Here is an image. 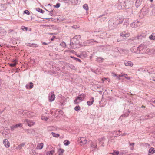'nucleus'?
Masks as SVG:
<instances>
[{
    "mask_svg": "<svg viewBox=\"0 0 155 155\" xmlns=\"http://www.w3.org/2000/svg\"><path fill=\"white\" fill-rule=\"evenodd\" d=\"M72 27L73 28H74L75 29H76L77 28H79V27H78L77 26H76V25H74V26H72Z\"/></svg>",
    "mask_w": 155,
    "mask_h": 155,
    "instance_id": "57",
    "label": "nucleus"
},
{
    "mask_svg": "<svg viewBox=\"0 0 155 155\" xmlns=\"http://www.w3.org/2000/svg\"><path fill=\"white\" fill-rule=\"evenodd\" d=\"M21 28L24 31H26L28 30L27 27H25L24 26H22L21 27Z\"/></svg>",
    "mask_w": 155,
    "mask_h": 155,
    "instance_id": "45",
    "label": "nucleus"
},
{
    "mask_svg": "<svg viewBox=\"0 0 155 155\" xmlns=\"http://www.w3.org/2000/svg\"><path fill=\"white\" fill-rule=\"evenodd\" d=\"M142 0H137L136 1L135 5L137 8L139 7L142 4Z\"/></svg>",
    "mask_w": 155,
    "mask_h": 155,
    "instance_id": "14",
    "label": "nucleus"
},
{
    "mask_svg": "<svg viewBox=\"0 0 155 155\" xmlns=\"http://www.w3.org/2000/svg\"><path fill=\"white\" fill-rule=\"evenodd\" d=\"M42 44L44 45H48V43H47L46 42H43L42 43Z\"/></svg>",
    "mask_w": 155,
    "mask_h": 155,
    "instance_id": "55",
    "label": "nucleus"
},
{
    "mask_svg": "<svg viewBox=\"0 0 155 155\" xmlns=\"http://www.w3.org/2000/svg\"><path fill=\"white\" fill-rule=\"evenodd\" d=\"M60 6V4L59 3H58L56 4V5L54 6V7L56 8H58Z\"/></svg>",
    "mask_w": 155,
    "mask_h": 155,
    "instance_id": "48",
    "label": "nucleus"
},
{
    "mask_svg": "<svg viewBox=\"0 0 155 155\" xmlns=\"http://www.w3.org/2000/svg\"><path fill=\"white\" fill-rule=\"evenodd\" d=\"M151 104L155 107V98H153L151 99L150 101Z\"/></svg>",
    "mask_w": 155,
    "mask_h": 155,
    "instance_id": "23",
    "label": "nucleus"
},
{
    "mask_svg": "<svg viewBox=\"0 0 155 155\" xmlns=\"http://www.w3.org/2000/svg\"><path fill=\"white\" fill-rule=\"evenodd\" d=\"M79 1L78 0H73L72 1L71 3L74 5H77L78 4Z\"/></svg>",
    "mask_w": 155,
    "mask_h": 155,
    "instance_id": "24",
    "label": "nucleus"
},
{
    "mask_svg": "<svg viewBox=\"0 0 155 155\" xmlns=\"http://www.w3.org/2000/svg\"><path fill=\"white\" fill-rule=\"evenodd\" d=\"M125 2H119L116 4L115 6L118 9L121 10L122 9H126V8L125 7Z\"/></svg>",
    "mask_w": 155,
    "mask_h": 155,
    "instance_id": "5",
    "label": "nucleus"
},
{
    "mask_svg": "<svg viewBox=\"0 0 155 155\" xmlns=\"http://www.w3.org/2000/svg\"><path fill=\"white\" fill-rule=\"evenodd\" d=\"M124 64L126 66H130V67L133 66L134 65L131 61L126 60L124 61Z\"/></svg>",
    "mask_w": 155,
    "mask_h": 155,
    "instance_id": "10",
    "label": "nucleus"
},
{
    "mask_svg": "<svg viewBox=\"0 0 155 155\" xmlns=\"http://www.w3.org/2000/svg\"><path fill=\"white\" fill-rule=\"evenodd\" d=\"M103 59L101 57H97L96 58V61L99 62L103 61Z\"/></svg>",
    "mask_w": 155,
    "mask_h": 155,
    "instance_id": "33",
    "label": "nucleus"
},
{
    "mask_svg": "<svg viewBox=\"0 0 155 155\" xmlns=\"http://www.w3.org/2000/svg\"><path fill=\"white\" fill-rule=\"evenodd\" d=\"M110 154L113 155H115V154L118 155L119 154V152L118 151H116L115 150H114L113 152L110 153Z\"/></svg>",
    "mask_w": 155,
    "mask_h": 155,
    "instance_id": "35",
    "label": "nucleus"
},
{
    "mask_svg": "<svg viewBox=\"0 0 155 155\" xmlns=\"http://www.w3.org/2000/svg\"><path fill=\"white\" fill-rule=\"evenodd\" d=\"M105 140V138L104 137H103L101 139H99L98 140L100 143H101L103 145L104 143V141Z\"/></svg>",
    "mask_w": 155,
    "mask_h": 155,
    "instance_id": "27",
    "label": "nucleus"
},
{
    "mask_svg": "<svg viewBox=\"0 0 155 155\" xmlns=\"http://www.w3.org/2000/svg\"><path fill=\"white\" fill-rule=\"evenodd\" d=\"M64 143L65 145L68 146L70 142L68 140H65L64 141Z\"/></svg>",
    "mask_w": 155,
    "mask_h": 155,
    "instance_id": "39",
    "label": "nucleus"
},
{
    "mask_svg": "<svg viewBox=\"0 0 155 155\" xmlns=\"http://www.w3.org/2000/svg\"><path fill=\"white\" fill-rule=\"evenodd\" d=\"M127 134L126 133H124L123 134L121 135L122 136H125Z\"/></svg>",
    "mask_w": 155,
    "mask_h": 155,
    "instance_id": "60",
    "label": "nucleus"
},
{
    "mask_svg": "<svg viewBox=\"0 0 155 155\" xmlns=\"http://www.w3.org/2000/svg\"><path fill=\"white\" fill-rule=\"evenodd\" d=\"M3 143L5 146L7 148L9 147L10 146V143L7 139H5L3 141Z\"/></svg>",
    "mask_w": 155,
    "mask_h": 155,
    "instance_id": "13",
    "label": "nucleus"
},
{
    "mask_svg": "<svg viewBox=\"0 0 155 155\" xmlns=\"http://www.w3.org/2000/svg\"><path fill=\"white\" fill-rule=\"evenodd\" d=\"M146 46L143 44H141L137 48V52H135L137 53H147L149 51V49H146Z\"/></svg>",
    "mask_w": 155,
    "mask_h": 155,
    "instance_id": "2",
    "label": "nucleus"
},
{
    "mask_svg": "<svg viewBox=\"0 0 155 155\" xmlns=\"http://www.w3.org/2000/svg\"><path fill=\"white\" fill-rule=\"evenodd\" d=\"M149 153L152 154H153L155 153V148L151 147L149 150Z\"/></svg>",
    "mask_w": 155,
    "mask_h": 155,
    "instance_id": "25",
    "label": "nucleus"
},
{
    "mask_svg": "<svg viewBox=\"0 0 155 155\" xmlns=\"http://www.w3.org/2000/svg\"><path fill=\"white\" fill-rule=\"evenodd\" d=\"M81 38L80 36L76 35L73 38L71 39L70 46L72 48H76L74 46L75 45H78L79 43V39Z\"/></svg>",
    "mask_w": 155,
    "mask_h": 155,
    "instance_id": "1",
    "label": "nucleus"
},
{
    "mask_svg": "<svg viewBox=\"0 0 155 155\" xmlns=\"http://www.w3.org/2000/svg\"><path fill=\"white\" fill-rule=\"evenodd\" d=\"M141 36H138L137 38L139 39L140 38Z\"/></svg>",
    "mask_w": 155,
    "mask_h": 155,
    "instance_id": "64",
    "label": "nucleus"
},
{
    "mask_svg": "<svg viewBox=\"0 0 155 155\" xmlns=\"http://www.w3.org/2000/svg\"><path fill=\"white\" fill-rule=\"evenodd\" d=\"M13 30H9L8 31V32L9 33H10L12 32L13 31Z\"/></svg>",
    "mask_w": 155,
    "mask_h": 155,
    "instance_id": "56",
    "label": "nucleus"
},
{
    "mask_svg": "<svg viewBox=\"0 0 155 155\" xmlns=\"http://www.w3.org/2000/svg\"><path fill=\"white\" fill-rule=\"evenodd\" d=\"M101 16V18L100 19V21L101 22H102V21H104L106 19V17L105 16H104L102 17V15Z\"/></svg>",
    "mask_w": 155,
    "mask_h": 155,
    "instance_id": "40",
    "label": "nucleus"
},
{
    "mask_svg": "<svg viewBox=\"0 0 155 155\" xmlns=\"http://www.w3.org/2000/svg\"><path fill=\"white\" fill-rule=\"evenodd\" d=\"M60 45L63 47H65L66 46V43L64 42H63L61 43Z\"/></svg>",
    "mask_w": 155,
    "mask_h": 155,
    "instance_id": "44",
    "label": "nucleus"
},
{
    "mask_svg": "<svg viewBox=\"0 0 155 155\" xmlns=\"http://www.w3.org/2000/svg\"><path fill=\"white\" fill-rule=\"evenodd\" d=\"M24 13H25L28 15H29L30 14L29 11L27 10H25L24 11Z\"/></svg>",
    "mask_w": 155,
    "mask_h": 155,
    "instance_id": "46",
    "label": "nucleus"
},
{
    "mask_svg": "<svg viewBox=\"0 0 155 155\" xmlns=\"http://www.w3.org/2000/svg\"><path fill=\"white\" fill-rule=\"evenodd\" d=\"M55 151L54 150H52L51 151H48L46 153L47 155H53Z\"/></svg>",
    "mask_w": 155,
    "mask_h": 155,
    "instance_id": "22",
    "label": "nucleus"
},
{
    "mask_svg": "<svg viewBox=\"0 0 155 155\" xmlns=\"http://www.w3.org/2000/svg\"><path fill=\"white\" fill-rule=\"evenodd\" d=\"M36 10L38 12L42 13H43L44 12V10L38 8H37Z\"/></svg>",
    "mask_w": 155,
    "mask_h": 155,
    "instance_id": "38",
    "label": "nucleus"
},
{
    "mask_svg": "<svg viewBox=\"0 0 155 155\" xmlns=\"http://www.w3.org/2000/svg\"><path fill=\"white\" fill-rule=\"evenodd\" d=\"M125 7L126 8V9L129 8L132 6L133 2H132L130 1H127L125 2Z\"/></svg>",
    "mask_w": 155,
    "mask_h": 155,
    "instance_id": "7",
    "label": "nucleus"
},
{
    "mask_svg": "<svg viewBox=\"0 0 155 155\" xmlns=\"http://www.w3.org/2000/svg\"><path fill=\"white\" fill-rule=\"evenodd\" d=\"M80 107L79 106H76L75 107L74 109L76 111H78L80 110Z\"/></svg>",
    "mask_w": 155,
    "mask_h": 155,
    "instance_id": "43",
    "label": "nucleus"
},
{
    "mask_svg": "<svg viewBox=\"0 0 155 155\" xmlns=\"http://www.w3.org/2000/svg\"><path fill=\"white\" fill-rule=\"evenodd\" d=\"M5 6V5L4 4H1L0 6L1 7V8H3V9L2 10H4V9H5V8H4V6Z\"/></svg>",
    "mask_w": 155,
    "mask_h": 155,
    "instance_id": "49",
    "label": "nucleus"
},
{
    "mask_svg": "<svg viewBox=\"0 0 155 155\" xmlns=\"http://www.w3.org/2000/svg\"><path fill=\"white\" fill-rule=\"evenodd\" d=\"M6 33V31L4 29L0 30V36H3Z\"/></svg>",
    "mask_w": 155,
    "mask_h": 155,
    "instance_id": "17",
    "label": "nucleus"
},
{
    "mask_svg": "<svg viewBox=\"0 0 155 155\" xmlns=\"http://www.w3.org/2000/svg\"><path fill=\"white\" fill-rule=\"evenodd\" d=\"M152 14L154 15H155V8H153L152 11Z\"/></svg>",
    "mask_w": 155,
    "mask_h": 155,
    "instance_id": "50",
    "label": "nucleus"
},
{
    "mask_svg": "<svg viewBox=\"0 0 155 155\" xmlns=\"http://www.w3.org/2000/svg\"><path fill=\"white\" fill-rule=\"evenodd\" d=\"M149 119H151L155 116V114L154 113H151L148 114Z\"/></svg>",
    "mask_w": 155,
    "mask_h": 155,
    "instance_id": "30",
    "label": "nucleus"
},
{
    "mask_svg": "<svg viewBox=\"0 0 155 155\" xmlns=\"http://www.w3.org/2000/svg\"><path fill=\"white\" fill-rule=\"evenodd\" d=\"M94 101V99L93 97H92L90 99V101L87 102V104L88 106L92 105Z\"/></svg>",
    "mask_w": 155,
    "mask_h": 155,
    "instance_id": "15",
    "label": "nucleus"
},
{
    "mask_svg": "<svg viewBox=\"0 0 155 155\" xmlns=\"http://www.w3.org/2000/svg\"><path fill=\"white\" fill-rule=\"evenodd\" d=\"M27 45L28 46L30 47H38V45H37L36 44H34V43L31 44L30 43H28L27 44Z\"/></svg>",
    "mask_w": 155,
    "mask_h": 155,
    "instance_id": "26",
    "label": "nucleus"
},
{
    "mask_svg": "<svg viewBox=\"0 0 155 155\" xmlns=\"http://www.w3.org/2000/svg\"><path fill=\"white\" fill-rule=\"evenodd\" d=\"M86 95L84 94L79 95L75 99L74 101V103L76 104H78L80 102L83 101Z\"/></svg>",
    "mask_w": 155,
    "mask_h": 155,
    "instance_id": "4",
    "label": "nucleus"
},
{
    "mask_svg": "<svg viewBox=\"0 0 155 155\" xmlns=\"http://www.w3.org/2000/svg\"><path fill=\"white\" fill-rule=\"evenodd\" d=\"M97 41H95L94 40H89L88 41H87V43L88 44H90L91 45H93V44H91L92 43H93L94 42H96Z\"/></svg>",
    "mask_w": 155,
    "mask_h": 155,
    "instance_id": "29",
    "label": "nucleus"
},
{
    "mask_svg": "<svg viewBox=\"0 0 155 155\" xmlns=\"http://www.w3.org/2000/svg\"><path fill=\"white\" fill-rule=\"evenodd\" d=\"M64 152V150L63 149H60L58 151V153L59 155H62L63 153Z\"/></svg>",
    "mask_w": 155,
    "mask_h": 155,
    "instance_id": "28",
    "label": "nucleus"
},
{
    "mask_svg": "<svg viewBox=\"0 0 155 155\" xmlns=\"http://www.w3.org/2000/svg\"><path fill=\"white\" fill-rule=\"evenodd\" d=\"M51 134L52 135V136L55 137H57L59 136L60 135L59 134H56L54 132H51Z\"/></svg>",
    "mask_w": 155,
    "mask_h": 155,
    "instance_id": "32",
    "label": "nucleus"
},
{
    "mask_svg": "<svg viewBox=\"0 0 155 155\" xmlns=\"http://www.w3.org/2000/svg\"><path fill=\"white\" fill-rule=\"evenodd\" d=\"M80 142L82 143L83 144H85L87 143V140L85 139L84 137H81L80 139Z\"/></svg>",
    "mask_w": 155,
    "mask_h": 155,
    "instance_id": "19",
    "label": "nucleus"
},
{
    "mask_svg": "<svg viewBox=\"0 0 155 155\" xmlns=\"http://www.w3.org/2000/svg\"><path fill=\"white\" fill-rule=\"evenodd\" d=\"M53 92H51V95L49 96V100L50 102L54 101L55 98V95L54 94Z\"/></svg>",
    "mask_w": 155,
    "mask_h": 155,
    "instance_id": "11",
    "label": "nucleus"
},
{
    "mask_svg": "<svg viewBox=\"0 0 155 155\" xmlns=\"http://www.w3.org/2000/svg\"><path fill=\"white\" fill-rule=\"evenodd\" d=\"M53 12V10H51V11H49V15L51 16H52L53 15V14L52 13V12Z\"/></svg>",
    "mask_w": 155,
    "mask_h": 155,
    "instance_id": "51",
    "label": "nucleus"
},
{
    "mask_svg": "<svg viewBox=\"0 0 155 155\" xmlns=\"http://www.w3.org/2000/svg\"><path fill=\"white\" fill-rule=\"evenodd\" d=\"M83 8L84 9H85L86 10H88V7L87 4H85L83 6Z\"/></svg>",
    "mask_w": 155,
    "mask_h": 155,
    "instance_id": "34",
    "label": "nucleus"
},
{
    "mask_svg": "<svg viewBox=\"0 0 155 155\" xmlns=\"http://www.w3.org/2000/svg\"><path fill=\"white\" fill-rule=\"evenodd\" d=\"M69 67L71 69L73 70H75L76 69L74 65L72 64H70L69 65Z\"/></svg>",
    "mask_w": 155,
    "mask_h": 155,
    "instance_id": "42",
    "label": "nucleus"
},
{
    "mask_svg": "<svg viewBox=\"0 0 155 155\" xmlns=\"http://www.w3.org/2000/svg\"><path fill=\"white\" fill-rule=\"evenodd\" d=\"M113 76H117V74H113Z\"/></svg>",
    "mask_w": 155,
    "mask_h": 155,
    "instance_id": "63",
    "label": "nucleus"
},
{
    "mask_svg": "<svg viewBox=\"0 0 155 155\" xmlns=\"http://www.w3.org/2000/svg\"><path fill=\"white\" fill-rule=\"evenodd\" d=\"M33 87V84L32 82H30L28 84H27L26 85V88H29L31 89Z\"/></svg>",
    "mask_w": 155,
    "mask_h": 155,
    "instance_id": "16",
    "label": "nucleus"
},
{
    "mask_svg": "<svg viewBox=\"0 0 155 155\" xmlns=\"http://www.w3.org/2000/svg\"><path fill=\"white\" fill-rule=\"evenodd\" d=\"M41 118L42 120H45V121H47L48 119V117H45L44 116L42 117Z\"/></svg>",
    "mask_w": 155,
    "mask_h": 155,
    "instance_id": "47",
    "label": "nucleus"
},
{
    "mask_svg": "<svg viewBox=\"0 0 155 155\" xmlns=\"http://www.w3.org/2000/svg\"><path fill=\"white\" fill-rule=\"evenodd\" d=\"M24 113H23V114L25 113L27 114V117L28 118H32L33 117H35L36 114H34L33 112L28 111L27 112H24Z\"/></svg>",
    "mask_w": 155,
    "mask_h": 155,
    "instance_id": "9",
    "label": "nucleus"
},
{
    "mask_svg": "<svg viewBox=\"0 0 155 155\" xmlns=\"http://www.w3.org/2000/svg\"><path fill=\"white\" fill-rule=\"evenodd\" d=\"M129 115V114H125L124 115H122L121 117H127Z\"/></svg>",
    "mask_w": 155,
    "mask_h": 155,
    "instance_id": "52",
    "label": "nucleus"
},
{
    "mask_svg": "<svg viewBox=\"0 0 155 155\" xmlns=\"http://www.w3.org/2000/svg\"><path fill=\"white\" fill-rule=\"evenodd\" d=\"M149 38L150 40H155V33H153Z\"/></svg>",
    "mask_w": 155,
    "mask_h": 155,
    "instance_id": "21",
    "label": "nucleus"
},
{
    "mask_svg": "<svg viewBox=\"0 0 155 155\" xmlns=\"http://www.w3.org/2000/svg\"><path fill=\"white\" fill-rule=\"evenodd\" d=\"M125 78H127V79H128V80H129L130 78V77H125Z\"/></svg>",
    "mask_w": 155,
    "mask_h": 155,
    "instance_id": "61",
    "label": "nucleus"
},
{
    "mask_svg": "<svg viewBox=\"0 0 155 155\" xmlns=\"http://www.w3.org/2000/svg\"><path fill=\"white\" fill-rule=\"evenodd\" d=\"M120 36L123 37H127L129 36V34L127 31H124L121 33Z\"/></svg>",
    "mask_w": 155,
    "mask_h": 155,
    "instance_id": "12",
    "label": "nucleus"
},
{
    "mask_svg": "<svg viewBox=\"0 0 155 155\" xmlns=\"http://www.w3.org/2000/svg\"><path fill=\"white\" fill-rule=\"evenodd\" d=\"M149 8L147 6H144L141 10L140 13V17L142 18L144 16L146 15L149 12Z\"/></svg>",
    "mask_w": 155,
    "mask_h": 155,
    "instance_id": "3",
    "label": "nucleus"
},
{
    "mask_svg": "<svg viewBox=\"0 0 155 155\" xmlns=\"http://www.w3.org/2000/svg\"><path fill=\"white\" fill-rule=\"evenodd\" d=\"M43 147V143H41L38 144L36 149H41Z\"/></svg>",
    "mask_w": 155,
    "mask_h": 155,
    "instance_id": "18",
    "label": "nucleus"
},
{
    "mask_svg": "<svg viewBox=\"0 0 155 155\" xmlns=\"http://www.w3.org/2000/svg\"><path fill=\"white\" fill-rule=\"evenodd\" d=\"M22 127V124L21 123H19L16 124L15 125H13L10 126V128L12 131H13L15 129L17 128L18 127Z\"/></svg>",
    "mask_w": 155,
    "mask_h": 155,
    "instance_id": "8",
    "label": "nucleus"
},
{
    "mask_svg": "<svg viewBox=\"0 0 155 155\" xmlns=\"http://www.w3.org/2000/svg\"><path fill=\"white\" fill-rule=\"evenodd\" d=\"M128 24L127 22L125 24L124 23L123 24V25L124 26V27H126L127 26Z\"/></svg>",
    "mask_w": 155,
    "mask_h": 155,
    "instance_id": "53",
    "label": "nucleus"
},
{
    "mask_svg": "<svg viewBox=\"0 0 155 155\" xmlns=\"http://www.w3.org/2000/svg\"><path fill=\"white\" fill-rule=\"evenodd\" d=\"M14 62L12 63H11L9 64V65L11 67H14L16 65V62L15 60H14Z\"/></svg>",
    "mask_w": 155,
    "mask_h": 155,
    "instance_id": "36",
    "label": "nucleus"
},
{
    "mask_svg": "<svg viewBox=\"0 0 155 155\" xmlns=\"http://www.w3.org/2000/svg\"><path fill=\"white\" fill-rule=\"evenodd\" d=\"M24 122L25 124H27L30 127L32 126L35 124L34 122L32 120H28V119H25L24 120Z\"/></svg>",
    "mask_w": 155,
    "mask_h": 155,
    "instance_id": "6",
    "label": "nucleus"
},
{
    "mask_svg": "<svg viewBox=\"0 0 155 155\" xmlns=\"http://www.w3.org/2000/svg\"><path fill=\"white\" fill-rule=\"evenodd\" d=\"M152 80L153 81H155V76L153 77V78Z\"/></svg>",
    "mask_w": 155,
    "mask_h": 155,
    "instance_id": "62",
    "label": "nucleus"
},
{
    "mask_svg": "<svg viewBox=\"0 0 155 155\" xmlns=\"http://www.w3.org/2000/svg\"><path fill=\"white\" fill-rule=\"evenodd\" d=\"M151 74H155V70L154 71H151Z\"/></svg>",
    "mask_w": 155,
    "mask_h": 155,
    "instance_id": "58",
    "label": "nucleus"
},
{
    "mask_svg": "<svg viewBox=\"0 0 155 155\" xmlns=\"http://www.w3.org/2000/svg\"><path fill=\"white\" fill-rule=\"evenodd\" d=\"M51 127H48V129L49 130H51Z\"/></svg>",
    "mask_w": 155,
    "mask_h": 155,
    "instance_id": "59",
    "label": "nucleus"
},
{
    "mask_svg": "<svg viewBox=\"0 0 155 155\" xmlns=\"http://www.w3.org/2000/svg\"><path fill=\"white\" fill-rule=\"evenodd\" d=\"M55 38V36H52V38H51V41H53V40L54 39V38Z\"/></svg>",
    "mask_w": 155,
    "mask_h": 155,
    "instance_id": "54",
    "label": "nucleus"
},
{
    "mask_svg": "<svg viewBox=\"0 0 155 155\" xmlns=\"http://www.w3.org/2000/svg\"><path fill=\"white\" fill-rule=\"evenodd\" d=\"M25 143H22L19 145H18V147H17V148L20 150L25 145Z\"/></svg>",
    "mask_w": 155,
    "mask_h": 155,
    "instance_id": "20",
    "label": "nucleus"
},
{
    "mask_svg": "<svg viewBox=\"0 0 155 155\" xmlns=\"http://www.w3.org/2000/svg\"><path fill=\"white\" fill-rule=\"evenodd\" d=\"M141 119H149V116L148 114L147 115H146L145 116H141L140 117Z\"/></svg>",
    "mask_w": 155,
    "mask_h": 155,
    "instance_id": "31",
    "label": "nucleus"
},
{
    "mask_svg": "<svg viewBox=\"0 0 155 155\" xmlns=\"http://www.w3.org/2000/svg\"><path fill=\"white\" fill-rule=\"evenodd\" d=\"M129 144L130 146H132V147L131 148V150H133L134 149V146L135 145V143H130Z\"/></svg>",
    "mask_w": 155,
    "mask_h": 155,
    "instance_id": "41",
    "label": "nucleus"
},
{
    "mask_svg": "<svg viewBox=\"0 0 155 155\" xmlns=\"http://www.w3.org/2000/svg\"><path fill=\"white\" fill-rule=\"evenodd\" d=\"M70 57L71 58L74 59V60H75L76 61H78L80 62H81V60L80 59H79L78 58H75V57H73L72 56H71Z\"/></svg>",
    "mask_w": 155,
    "mask_h": 155,
    "instance_id": "37",
    "label": "nucleus"
}]
</instances>
